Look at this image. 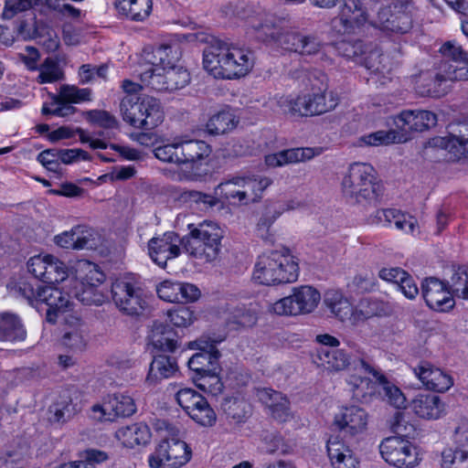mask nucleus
I'll list each match as a JSON object with an SVG mask.
<instances>
[{
	"mask_svg": "<svg viewBox=\"0 0 468 468\" xmlns=\"http://www.w3.org/2000/svg\"><path fill=\"white\" fill-rule=\"evenodd\" d=\"M355 373L346 378L348 391L354 399L369 403L379 395L378 385L384 390L387 401L397 409L407 407V399L399 388L391 383L383 371L369 361L359 358L355 363Z\"/></svg>",
	"mask_w": 468,
	"mask_h": 468,
	"instance_id": "f257e3e1",
	"label": "nucleus"
},
{
	"mask_svg": "<svg viewBox=\"0 0 468 468\" xmlns=\"http://www.w3.org/2000/svg\"><path fill=\"white\" fill-rule=\"evenodd\" d=\"M300 275L299 261L289 249L272 250L257 256L251 281L261 286L274 287L295 282Z\"/></svg>",
	"mask_w": 468,
	"mask_h": 468,
	"instance_id": "f03ea898",
	"label": "nucleus"
},
{
	"mask_svg": "<svg viewBox=\"0 0 468 468\" xmlns=\"http://www.w3.org/2000/svg\"><path fill=\"white\" fill-rule=\"evenodd\" d=\"M341 189L346 197L364 206L378 205L384 195V185L376 169L362 162L349 165L342 177Z\"/></svg>",
	"mask_w": 468,
	"mask_h": 468,
	"instance_id": "7ed1b4c3",
	"label": "nucleus"
},
{
	"mask_svg": "<svg viewBox=\"0 0 468 468\" xmlns=\"http://www.w3.org/2000/svg\"><path fill=\"white\" fill-rule=\"evenodd\" d=\"M417 93L441 97L450 90V82L468 80V60H441L435 70L421 66L410 77Z\"/></svg>",
	"mask_w": 468,
	"mask_h": 468,
	"instance_id": "20e7f679",
	"label": "nucleus"
},
{
	"mask_svg": "<svg viewBox=\"0 0 468 468\" xmlns=\"http://www.w3.org/2000/svg\"><path fill=\"white\" fill-rule=\"evenodd\" d=\"M187 229L189 232L183 239L186 251L204 262L215 261L221 252L225 235L223 229L212 220L188 224Z\"/></svg>",
	"mask_w": 468,
	"mask_h": 468,
	"instance_id": "39448f33",
	"label": "nucleus"
},
{
	"mask_svg": "<svg viewBox=\"0 0 468 468\" xmlns=\"http://www.w3.org/2000/svg\"><path fill=\"white\" fill-rule=\"evenodd\" d=\"M271 184L272 180L267 176H236L219 183L215 187V195L221 203L248 206L260 202Z\"/></svg>",
	"mask_w": 468,
	"mask_h": 468,
	"instance_id": "423d86ee",
	"label": "nucleus"
},
{
	"mask_svg": "<svg viewBox=\"0 0 468 468\" xmlns=\"http://www.w3.org/2000/svg\"><path fill=\"white\" fill-rule=\"evenodd\" d=\"M141 80L156 90H173L185 87L190 80L189 73L171 60H144L139 72Z\"/></svg>",
	"mask_w": 468,
	"mask_h": 468,
	"instance_id": "0eeeda50",
	"label": "nucleus"
},
{
	"mask_svg": "<svg viewBox=\"0 0 468 468\" xmlns=\"http://www.w3.org/2000/svg\"><path fill=\"white\" fill-rule=\"evenodd\" d=\"M120 108L123 121L138 129H154L165 118L159 101L151 96L124 97Z\"/></svg>",
	"mask_w": 468,
	"mask_h": 468,
	"instance_id": "6e6552de",
	"label": "nucleus"
},
{
	"mask_svg": "<svg viewBox=\"0 0 468 468\" xmlns=\"http://www.w3.org/2000/svg\"><path fill=\"white\" fill-rule=\"evenodd\" d=\"M388 19L381 16L378 20L371 19L369 11L361 0H344L340 7L338 18L334 21V27L341 34H355L362 30L367 25L382 29L405 33L406 27H390Z\"/></svg>",
	"mask_w": 468,
	"mask_h": 468,
	"instance_id": "1a4fd4ad",
	"label": "nucleus"
},
{
	"mask_svg": "<svg viewBox=\"0 0 468 468\" xmlns=\"http://www.w3.org/2000/svg\"><path fill=\"white\" fill-rule=\"evenodd\" d=\"M321 301L320 292L309 285L293 287L292 293L269 306V312L279 316H297L314 312Z\"/></svg>",
	"mask_w": 468,
	"mask_h": 468,
	"instance_id": "9d476101",
	"label": "nucleus"
},
{
	"mask_svg": "<svg viewBox=\"0 0 468 468\" xmlns=\"http://www.w3.org/2000/svg\"><path fill=\"white\" fill-rule=\"evenodd\" d=\"M307 103L310 117L322 115L336 108L339 103L337 94L329 90L328 78L322 71H313L307 77Z\"/></svg>",
	"mask_w": 468,
	"mask_h": 468,
	"instance_id": "9b49d317",
	"label": "nucleus"
},
{
	"mask_svg": "<svg viewBox=\"0 0 468 468\" xmlns=\"http://www.w3.org/2000/svg\"><path fill=\"white\" fill-rule=\"evenodd\" d=\"M112 298L123 314L139 315L146 307L143 290L136 279L130 275L116 279L112 285Z\"/></svg>",
	"mask_w": 468,
	"mask_h": 468,
	"instance_id": "f8f14e48",
	"label": "nucleus"
},
{
	"mask_svg": "<svg viewBox=\"0 0 468 468\" xmlns=\"http://www.w3.org/2000/svg\"><path fill=\"white\" fill-rule=\"evenodd\" d=\"M192 457L187 443L177 438L165 439L159 442L147 459L151 468H181Z\"/></svg>",
	"mask_w": 468,
	"mask_h": 468,
	"instance_id": "ddd939ff",
	"label": "nucleus"
},
{
	"mask_svg": "<svg viewBox=\"0 0 468 468\" xmlns=\"http://www.w3.org/2000/svg\"><path fill=\"white\" fill-rule=\"evenodd\" d=\"M379 452L386 463L397 468H413L420 463L417 448L401 436L384 439Z\"/></svg>",
	"mask_w": 468,
	"mask_h": 468,
	"instance_id": "4468645a",
	"label": "nucleus"
},
{
	"mask_svg": "<svg viewBox=\"0 0 468 468\" xmlns=\"http://www.w3.org/2000/svg\"><path fill=\"white\" fill-rule=\"evenodd\" d=\"M176 399L187 415L199 425L211 427L216 423V412L207 400L195 389L181 388L176 394Z\"/></svg>",
	"mask_w": 468,
	"mask_h": 468,
	"instance_id": "2eb2a0df",
	"label": "nucleus"
},
{
	"mask_svg": "<svg viewBox=\"0 0 468 468\" xmlns=\"http://www.w3.org/2000/svg\"><path fill=\"white\" fill-rule=\"evenodd\" d=\"M412 372L422 387L433 393H446L454 385V378L450 371L429 361L419 362L412 367Z\"/></svg>",
	"mask_w": 468,
	"mask_h": 468,
	"instance_id": "dca6fc26",
	"label": "nucleus"
},
{
	"mask_svg": "<svg viewBox=\"0 0 468 468\" xmlns=\"http://www.w3.org/2000/svg\"><path fill=\"white\" fill-rule=\"evenodd\" d=\"M267 111L289 117H310L307 96L304 92L297 95L269 94L261 101Z\"/></svg>",
	"mask_w": 468,
	"mask_h": 468,
	"instance_id": "f3484780",
	"label": "nucleus"
},
{
	"mask_svg": "<svg viewBox=\"0 0 468 468\" xmlns=\"http://www.w3.org/2000/svg\"><path fill=\"white\" fill-rule=\"evenodd\" d=\"M39 302L48 305L46 320L50 324L58 323L63 317L71 316L75 314L73 303L68 292H62L55 285H44L38 294Z\"/></svg>",
	"mask_w": 468,
	"mask_h": 468,
	"instance_id": "a211bd4d",
	"label": "nucleus"
},
{
	"mask_svg": "<svg viewBox=\"0 0 468 468\" xmlns=\"http://www.w3.org/2000/svg\"><path fill=\"white\" fill-rule=\"evenodd\" d=\"M58 323L60 325V346L73 354L82 353L87 346V333L81 318L75 314Z\"/></svg>",
	"mask_w": 468,
	"mask_h": 468,
	"instance_id": "6ab92c4d",
	"label": "nucleus"
},
{
	"mask_svg": "<svg viewBox=\"0 0 468 468\" xmlns=\"http://www.w3.org/2000/svg\"><path fill=\"white\" fill-rule=\"evenodd\" d=\"M238 15L256 31L257 37L263 41L276 40L280 37V28L277 27L273 16L264 10L247 6Z\"/></svg>",
	"mask_w": 468,
	"mask_h": 468,
	"instance_id": "aec40b11",
	"label": "nucleus"
},
{
	"mask_svg": "<svg viewBox=\"0 0 468 468\" xmlns=\"http://www.w3.org/2000/svg\"><path fill=\"white\" fill-rule=\"evenodd\" d=\"M422 295L427 305L436 312H449L455 305L452 290L437 278H427L423 282Z\"/></svg>",
	"mask_w": 468,
	"mask_h": 468,
	"instance_id": "412c9836",
	"label": "nucleus"
},
{
	"mask_svg": "<svg viewBox=\"0 0 468 468\" xmlns=\"http://www.w3.org/2000/svg\"><path fill=\"white\" fill-rule=\"evenodd\" d=\"M197 41L204 44L203 58H247L248 51L239 44L200 33Z\"/></svg>",
	"mask_w": 468,
	"mask_h": 468,
	"instance_id": "4be33fe9",
	"label": "nucleus"
},
{
	"mask_svg": "<svg viewBox=\"0 0 468 468\" xmlns=\"http://www.w3.org/2000/svg\"><path fill=\"white\" fill-rule=\"evenodd\" d=\"M180 239L173 232H165L161 237L152 238L148 242V254L158 266L165 268L169 260L180 255Z\"/></svg>",
	"mask_w": 468,
	"mask_h": 468,
	"instance_id": "5701e85b",
	"label": "nucleus"
},
{
	"mask_svg": "<svg viewBox=\"0 0 468 468\" xmlns=\"http://www.w3.org/2000/svg\"><path fill=\"white\" fill-rule=\"evenodd\" d=\"M437 115L426 110H405L393 117L396 128L405 132H423L436 126Z\"/></svg>",
	"mask_w": 468,
	"mask_h": 468,
	"instance_id": "b1692460",
	"label": "nucleus"
},
{
	"mask_svg": "<svg viewBox=\"0 0 468 468\" xmlns=\"http://www.w3.org/2000/svg\"><path fill=\"white\" fill-rule=\"evenodd\" d=\"M253 68V60H203L207 73L218 80H233L246 76Z\"/></svg>",
	"mask_w": 468,
	"mask_h": 468,
	"instance_id": "393cba45",
	"label": "nucleus"
},
{
	"mask_svg": "<svg viewBox=\"0 0 468 468\" xmlns=\"http://www.w3.org/2000/svg\"><path fill=\"white\" fill-rule=\"evenodd\" d=\"M367 423V413L357 406L343 407L334 418V424L337 429L351 436L363 433Z\"/></svg>",
	"mask_w": 468,
	"mask_h": 468,
	"instance_id": "a878e982",
	"label": "nucleus"
},
{
	"mask_svg": "<svg viewBox=\"0 0 468 468\" xmlns=\"http://www.w3.org/2000/svg\"><path fill=\"white\" fill-rule=\"evenodd\" d=\"M410 411L419 419L436 420L445 413V404L437 395L419 393L409 403Z\"/></svg>",
	"mask_w": 468,
	"mask_h": 468,
	"instance_id": "bb28decb",
	"label": "nucleus"
},
{
	"mask_svg": "<svg viewBox=\"0 0 468 468\" xmlns=\"http://www.w3.org/2000/svg\"><path fill=\"white\" fill-rule=\"evenodd\" d=\"M327 455L333 468H359L356 452L339 436H331L326 443Z\"/></svg>",
	"mask_w": 468,
	"mask_h": 468,
	"instance_id": "cd10ccee",
	"label": "nucleus"
},
{
	"mask_svg": "<svg viewBox=\"0 0 468 468\" xmlns=\"http://www.w3.org/2000/svg\"><path fill=\"white\" fill-rule=\"evenodd\" d=\"M189 348L201 351L193 355L188 360L189 369L196 372L197 376L211 370V367H214V366H218L219 352L214 345L200 339L191 342Z\"/></svg>",
	"mask_w": 468,
	"mask_h": 468,
	"instance_id": "c85d7f7f",
	"label": "nucleus"
},
{
	"mask_svg": "<svg viewBox=\"0 0 468 468\" xmlns=\"http://www.w3.org/2000/svg\"><path fill=\"white\" fill-rule=\"evenodd\" d=\"M320 153L319 149L312 147L287 149L265 155V164L268 167L276 168L311 160Z\"/></svg>",
	"mask_w": 468,
	"mask_h": 468,
	"instance_id": "c756f323",
	"label": "nucleus"
},
{
	"mask_svg": "<svg viewBox=\"0 0 468 468\" xmlns=\"http://www.w3.org/2000/svg\"><path fill=\"white\" fill-rule=\"evenodd\" d=\"M314 362L328 372L346 370L351 365L350 356L343 349L319 347L314 355Z\"/></svg>",
	"mask_w": 468,
	"mask_h": 468,
	"instance_id": "7c9ffc66",
	"label": "nucleus"
},
{
	"mask_svg": "<svg viewBox=\"0 0 468 468\" xmlns=\"http://www.w3.org/2000/svg\"><path fill=\"white\" fill-rule=\"evenodd\" d=\"M178 372V365L174 357L166 355L154 356L145 377L147 386H155L164 379L174 378Z\"/></svg>",
	"mask_w": 468,
	"mask_h": 468,
	"instance_id": "2f4dec72",
	"label": "nucleus"
},
{
	"mask_svg": "<svg viewBox=\"0 0 468 468\" xmlns=\"http://www.w3.org/2000/svg\"><path fill=\"white\" fill-rule=\"evenodd\" d=\"M154 154L161 162L185 165V135L164 140L163 144L154 147Z\"/></svg>",
	"mask_w": 468,
	"mask_h": 468,
	"instance_id": "473e14b6",
	"label": "nucleus"
},
{
	"mask_svg": "<svg viewBox=\"0 0 468 468\" xmlns=\"http://www.w3.org/2000/svg\"><path fill=\"white\" fill-rule=\"evenodd\" d=\"M410 136L403 131L396 128L378 130L361 136L358 139L359 146H388L394 144L406 143Z\"/></svg>",
	"mask_w": 468,
	"mask_h": 468,
	"instance_id": "72a5a7b5",
	"label": "nucleus"
},
{
	"mask_svg": "<svg viewBox=\"0 0 468 468\" xmlns=\"http://www.w3.org/2000/svg\"><path fill=\"white\" fill-rule=\"evenodd\" d=\"M148 343L156 350L165 352H174L178 346L176 334L161 322L153 323L148 335Z\"/></svg>",
	"mask_w": 468,
	"mask_h": 468,
	"instance_id": "f704fd0d",
	"label": "nucleus"
},
{
	"mask_svg": "<svg viewBox=\"0 0 468 468\" xmlns=\"http://www.w3.org/2000/svg\"><path fill=\"white\" fill-rule=\"evenodd\" d=\"M115 438L125 447L133 448L136 445H145L151 438V431L144 423H133L118 429Z\"/></svg>",
	"mask_w": 468,
	"mask_h": 468,
	"instance_id": "c9c22d12",
	"label": "nucleus"
},
{
	"mask_svg": "<svg viewBox=\"0 0 468 468\" xmlns=\"http://www.w3.org/2000/svg\"><path fill=\"white\" fill-rule=\"evenodd\" d=\"M27 332L19 317L12 313L0 314V341H24Z\"/></svg>",
	"mask_w": 468,
	"mask_h": 468,
	"instance_id": "e433bc0d",
	"label": "nucleus"
},
{
	"mask_svg": "<svg viewBox=\"0 0 468 468\" xmlns=\"http://www.w3.org/2000/svg\"><path fill=\"white\" fill-rule=\"evenodd\" d=\"M211 146L203 140L190 139L185 135V165L198 167L211 154Z\"/></svg>",
	"mask_w": 468,
	"mask_h": 468,
	"instance_id": "4c0bfd02",
	"label": "nucleus"
},
{
	"mask_svg": "<svg viewBox=\"0 0 468 468\" xmlns=\"http://www.w3.org/2000/svg\"><path fill=\"white\" fill-rule=\"evenodd\" d=\"M239 123L235 114L228 108L212 114L206 123V131L211 135H220L234 130Z\"/></svg>",
	"mask_w": 468,
	"mask_h": 468,
	"instance_id": "58836bf2",
	"label": "nucleus"
},
{
	"mask_svg": "<svg viewBox=\"0 0 468 468\" xmlns=\"http://www.w3.org/2000/svg\"><path fill=\"white\" fill-rule=\"evenodd\" d=\"M186 44L179 40L178 37H173L162 43H159L156 47L152 45L145 46L143 48V57H154V58H181L185 55L184 50Z\"/></svg>",
	"mask_w": 468,
	"mask_h": 468,
	"instance_id": "ea45409f",
	"label": "nucleus"
},
{
	"mask_svg": "<svg viewBox=\"0 0 468 468\" xmlns=\"http://www.w3.org/2000/svg\"><path fill=\"white\" fill-rule=\"evenodd\" d=\"M120 13L134 21H144L153 10V0H116Z\"/></svg>",
	"mask_w": 468,
	"mask_h": 468,
	"instance_id": "a19ab883",
	"label": "nucleus"
},
{
	"mask_svg": "<svg viewBox=\"0 0 468 468\" xmlns=\"http://www.w3.org/2000/svg\"><path fill=\"white\" fill-rule=\"evenodd\" d=\"M28 70H37L39 83H50L61 80L63 71L57 60H23Z\"/></svg>",
	"mask_w": 468,
	"mask_h": 468,
	"instance_id": "79ce46f5",
	"label": "nucleus"
},
{
	"mask_svg": "<svg viewBox=\"0 0 468 468\" xmlns=\"http://www.w3.org/2000/svg\"><path fill=\"white\" fill-rule=\"evenodd\" d=\"M78 279L84 287L83 293L92 292L105 279L99 267L88 261H80L77 267Z\"/></svg>",
	"mask_w": 468,
	"mask_h": 468,
	"instance_id": "37998d69",
	"label": "nucleus"
},
{
	"mask_svg": "<svg viewBox=\"0 0 468 468\" xmlns=\"http://www.w3.org/2000/svg\"><path fill=\"white\" fill-rule=\"evenodd\" d=\"M432 144L447 151L451 160H459L468 155V137L466 139L453 135L436 137L432 139Z\"/></svg>",
	"mask_w": 468,
	"mask_h": 468,
	"instance_id": "c03bdc74",
	"label": "nucleus"
},
{
	"mask_svg": "<svg viewBox=\"0 0 468 468\" xmlns=\"http://www.w3.org/2000/svg\"><path fill=\"white\" fill-rule=\"evenodd\" d=\"M108 397L111 400L115 420L131 417L136 412L135 400L128 392H115L108 394Z\"/></svg>",
	"mask_w": 468,
	"mask_h": 468,
	"instance_id": "a18cd8bd",
	"label": "nucleus"
},
{
	"mask_svg": "<svg viewBox=\"0 0 468 468\" xmlns=\"http://www.w3.org/2000/svg\"><path fill=\"white\" fill-rule=\"evenodd\" d=\"M324 302L335 317L342 322H348L353 305L341 292L337 291L327 292Z\"/></svg>",
	"mask_w": 468,
	"mask_h": 468,
	"instance_id": "49530a36",
	"label": "nucleus"
},
{
	"mask_svg": "<svg viewBox=\"0 0 468 468\" xmlns=\"http://www.w3.org/2000/svg\"><path fill=\"white\" fill-rule=\"evenodd\" d=\"M218 366H214L211 370L194 377L196 386L213 396H217L223 391V383L218 376Z\"/></svg>",
	"mask_w": 468,
	"mask_h": 468,
	"instance_id": "de8ad7c7",
	"label": "nucleus"
},
{
	"mask_svg": "<svg viewBox=\"0 0 468 468\" xmlns=\"http://www.w3.org/2000/svg\"><path fill=\"white\" fill-rule=\"evenodd\" d=\"M45 277L41 282L48 285H55L66 281L69 277V269L67 265L56 256L50 254Z\"/></svg>",
	"mask_w": 468,
	"mask_h": 468,
	"instance_id": "09e8293b",
	"label": "nucleus"
},
{
	"mask_svg": "<svg viewBox=\"0 0 468 468\" xmlns=\"http://www.w3.org/2000/svg\"><path fill=\"white\" fill-rule=\"evenodd\" d=\"M447 283L453 296L468 300V267L452 268V275L447 280Z\"/></svg>",
	"mask_w": 468,
	"mask_h": 468,
	"instance_id": "8fccbe9b",
	"label": "nucleus"
},
{
	"mask_svg": "<svg viewBox=\"0 0 468 468\" xmlns=\"http://www.w3.org/2000/svg\"><path fill=\"white\" fill-rule=\"evenodd\" d=\"M247 408V402L239 398H226L222 403L224 413L237 424L244 422L248 413Z\"/></svg>",
	"mask_w": 468,
	"mask_h": 468,
	"instance_id": "3c124183",
	"label": "nucleus"
},
{
	"mask_svg": "<svg viewBox=\"0 0 468 468\" xmlns=\"http://www.w3.org/2000/svg\"><path fill=\"white\" fill-rule=\"evenodd\" d=\"M58 99L67 102L79 104L91 101L92 90L90 88H79L75 85H61L58 90Z\"/></svg>",
	"mask_w": 468,
	"mask_h": 468,
	"instance_id": "603ef678",
	"label": "nucleus"
},
{
	"mask_svg": "<svg viewBox=\"0 0 468 468\" xmlns=\"http://www.w3.org/2000/svg\"><path fill=\"white\" fill-rule=\"evenodd\" d=\"M378 314L376 303L370 299H362L356 307H352L351 317L348 322L352 325H357Z\"/></svg>",
	"mask_w": 468,
	"mask_h": 468,
	"instance_id": "864d4df0",
	"label": "nucleus"
},
{
	"mask_svg": "<svg viewBox=\"0 0 468 468\" xmlns=\"http://www.w3.org/2000/svg\"><path fill=\"white\" fill-rule=\"evenodd\" d=\"M77 230L80 235V250H95L102 244L103 239L98 230L85 225H78Z\"/></svg>",
	"mask_w": 468,
	"mask_h": 468,
	"instance_id": "5fc2aeb1",
	"label": "nucleus"
},
{
	"mask_svg": "<svg viewBox=\"0 0 468 468\" xmlns=\"http://www.w3.org/2000/svg\"><path fill=\"white\" fill-rule=\"evenodd\" d=\"M49 411L52 414L50 417L52 421L64 423L75 416L79 410L72 401L62 400L51 406Z\"/></svg>",
	"mask_w": 468,
	"mask_h": 468,
	"instance_id": "6e6d98bb",
	"label": "nucleus"
},
{
	"mask_svg": "<svg viewBox=\"0 0 468 468\" xmlns=\"http://www.w3.org/2000/svg\"><path fill=\"white\" fill-rule=\"evenodd\" d=\"M394 216L395 218L392 224H394L398 230L411 236H417L420 233V226L415 217L398 209Z\"/></svg>",
	"mask_w": 468,
	"mask_h": 468,
	"instance_id": "4d7b16f0",
	"label": "nucleus"
},
{
	"mask_svg": "<svg viewBox=\"0 0 468 468\" xmlns=\"http://www.w3.org/2000/svg\"><path fill=\"white\" fill-rule=\"evenodd\" d=\"M167 318L176 327H187L196 320L194 311L187 306H178L169 310Z\"/></svg>",
	"mask_w": 468,
	"mask_h": 468,
	"instance_id": "13d9d810",
	"label": "nucleus"
},
{
	"mask_svg": "<svg viewBox=\"0 0 468 468\" xmlns=\"http://www.w3.org/2000/svg\"><path fill=\"white\" fill-rule=\"evenodd\" d=\"M90 418L98 422H112L115 420L111 400L108 395L90 408Z\"/></svg>",
	"mask_w": 468,
	"mask_h": 468,
	"instance_id": "bf43d9fd",
	"label": "nucleus"
},
{
	"mask_svg": "<svg viewBox=\"0 0 468 468\" xmlns=\"http://www.w3.org/2000/svg\"><path fill=\"white\" fill-rule=\"evenodd\" d=\"M453 442L459 454V461H466L468 459V420L461 421L455 428Z\"/></svg>",
	"mask_w": 468,
	"mask_h": 468,
	"instance_id": "052dcab7",
	"label": "nucleus"
},
{
	"mask_svg": "<svg viewBox=\"0 0 468 468\" xmlns=\"http://www.w3.org/2000/svg\"><path fill=\"white\" fill-rule=\"evenodd\" d=\"M180 282L165 280L156 285L158 297L167 303H180Z\"/></svg>",
	"mask_w": 468,
	"mask_h": 468,
	"instance_id": "680f3d73",
	"label": "nucleus"
},
{
	"mask_svg": "<svg viewBox=\"0 0 468 468\" xmlns=\"http://www.w3.org/2000/svg\"><path fill=\"white\" fill-rule=\"evenodd\" d=\"M75 111V107L71 106L69 102L58 99V95L53 96L50 102L42 106L43 114H52L58 117L72 115Z\"/></svg>",
	"mask_w": 468,
	"mask_h": 468,
	"instance_id": "e2e57ef3",
	"label": "nucleus"
},
{
	"mask_svg": "<svg viewBox=\"0 0 468 468\" xmlns=\"http://www.w3.org/2000/svg\"><path fill=\"white\" fill-rule=\"evenodd\" d=\"M85 117L90 123L104 129H114L118 127L116 118L109 112L103 110H90L85 112Z\"/></svg>",
	"mask_w": 468,
	"mask_h": 468,
	"instance_id": "0e129e2a",
	"label": "nucleus"
},
{
	"mask_svg": "<svg viewBox=\"0 0 468 468\" xmlns=\"http://www.w3.org/2000/svg\"><path fill=\"white\" fill-rule=\"evenodd\" d=\"M369 72L370 78L375 79L376 82L385 84L390 80V69L387 67L382 60H363L362 64Z\"/></svg>",
	"mask_w": 468,
	"mask_h": 468,
	"instance_id": "69168bd1",
	"label": "nucleus"
},
{
	"mask_svg": "<svg viewBox=\"0 0 468 468\" xmlns=\"http://www.w3.org/2000/svg\"><path fill=\"white\" fill-rule=\"evenodd\" d=\"M37 4L34 0H5L2 17L12 19L17 14L29 10Z\"/></svg>",
	"mask_w": 468,
	"mask_h": 468,
	"instance_id": "338daca9",
	"label": "nucleus"
},
{
	"mask_svg": "<svg viewBox=\"0 0 468 468\" xmlns=\"http://www.w3.org/2000/svg\"><path fill=\"white\" fill-rule=\"evenodd\" d=\"M49 256L48 253H40L30 257L27 261V271L40 282L45 277Z\"/></svg>",
	"mask_w": 468,
	"mask_h": 468,
	"instance_id": "774afa93",
	"label": "nucleus"
}]
</instances>
